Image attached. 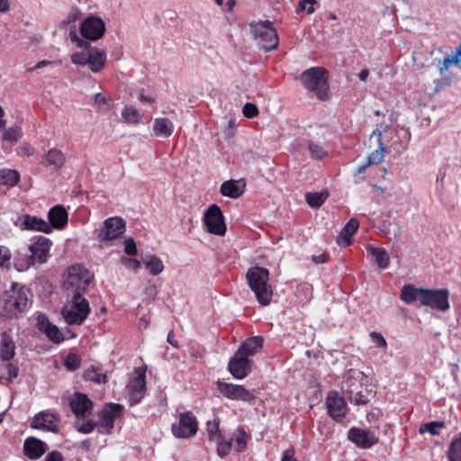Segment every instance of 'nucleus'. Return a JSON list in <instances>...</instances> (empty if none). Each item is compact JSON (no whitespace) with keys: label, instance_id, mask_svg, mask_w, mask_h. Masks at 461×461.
I'll use <instances>...</instances> for the list:
<instances>
[{"label":"nucleus","instance_id":"nucleus-1","mask_svg":"<svg viewBox=\"0 0 461 461\" xmlns=\"http://www.w3.org/2000/svg\"><path fill=\"white\" fill-rule=\"evenodd\" d=\"M48 220L46 221L37 216L23 214L16 216L14 225L21 230H51L50 228L62 230L68 224V213L63 205L58 204L49 210Z\"/></svg>","mask_w":461,"mask_h":461},{"label":"nucleus","instance_id":"nucleus-2","mask_svg":"<svg viewBox=\"0 0 461 461\" xmlns=\"http://www.w3.org/2000/svg\"><path fill=\"white\" fill-rule=\"evenodd\" d=\"M69 37L72 42L82 48L81 51L75 52L71 56L72 63L80 66L87 65L94 73L100 72L106 64V52L104 50L93 47L77 34L76 29L70 30Z\"/></svg>","mask_w":461,"mask_h":461},{"label":"nucleus","instance_id":"nucleus-3","mask_svg":"<svg viewBox=\"0 0 461 461\" xmlns=\"http://www.w3.org/2000/svg\"><path fill=\"white\" fill-rule=\"evenodd\" d=\"M94 274L80 264L70 266L63 275L62 287L67 294L85 295Z\"/></svg>","mask_w":461,"mask_h":461},{"label":"nucleus","instance_id":"nucleus-4","mask_svg":"<svg viewBox=\"0 0 461 461\" xmlns=\"http://www.w3.org/2000/svg\"><path fill=\"white\" fill-rule=\"evenodd\" d=\"M300 81L307 91L318 100L327 101L330 99L328 72L324 68L313 67L304 70L300 75Z\"/></svg>","mask_w":461,"mask_h":461},{"label":"nucleus","instance_id":"nucleus-5","mask_svg":"<svg viewBox=\"0 0 461 461\" xmlns=\"http://www.w3.org/2000/svg\"><path fill=\"white\" fill-rule=\"evenodd\" d=\"M246 279L257 301L263 306L268 305L273 297V289L268 283V270L259 267H251L247 272Z\"/></svg>","mask_w":461,"mask_h":461},{"label":"nucleus","instance_id":"nucleus-6","mask_svg":"<svg viewBox=\"0 0 461 461\" xmlns=\"http://www.w3.org/2000/svg\"><path fill=\"white\" fill-rule=\"evenodd\" d=\"M28 304V289L14 284L0 296V314L13 317L22 312Z\"/></svg>","mask_w":461,"mask_h":461},{"label":"nucleus","instance_id":"nucleus-7","mask_svg":"<svg viewBox=\"0 0 461 461\" xmlns=\"http://www.w3.org/2000/svg\"><path fill=\"white\" fill-rule=\"evenodd\" d=\"M90 312L89 303L84 295L67 294V303L62 308V316L68 324H82Z\"/></svg>","mask_w":461,"mask_h":461},{"label":"nucleus","instance_id":"nucleus-8","mask_svg":"<svg viewBox=\"0 0 461 461\" xmlns=\"http://www.w3.org/2000/svg\"><path fill=\"white\" fill-rule=\"evenodd\" d=\"M249 28L253 39L262 50L268 52L277 48L279 38L272 22L255 21L249 23Z\"/></svg>","mask_w":461,"mask_h":461},{"label":"nucleus","instance_id":"nucleus-9","mask_svg":"<svg viewBox=\"0 0 461 461\" xmlns=\"http://www.w3.org/2000/svg\"><path fill=\"white\" fill-rule=\"evenodd\" d=\"M173 435L177 438H187L194 436L198 430V422L195 416L187 411L179 414L176 423L171 427Z\"/></svg>","mask_w":461,"mask_h":461},{"label":"nucleus","instance_id":"nucleus-10","mask_svg":"<svg viewBox=\"0 0 461 461\" xmlns=\"http://www.w3.org/2000/svg\"><path fill=\"white\" fill-rule=\"evenodd\" d=\"M206 433L208 439L217 444V453L221 457H224L230 453L232 439H226L221 437L218 419L207 421Z\"/></svg>","mask_w":461,"mask_h":461},{"label":"nucleus","instance_id":"nucleus-11","mask_svg":"<svg viewBox=\"0 0 461 461\" xmlns=\"http://www.w3.org/2000/svg\"><path fill=\"white\" fill-rule=\"evenodd\" d=\"M145 370L139 367L134 369L132 376L127 384L128 397L131 405L138 404L145 394Z\"/></svg>","mask_w":461,"mask_h":461},{"label":"nucleus","instance_id":"nucleus-12","mask_svg":"<svg viewBox=\"0 0 461 461\" xmlns=\"http://www.w3.org/2000/svg\"><path fill=\"white\" fill-rule=\"evenodd\" d=\"M217 388L224 397L232 401L250 402L256 399L254 393L246 389L241 384H234L219 381L217 383Z\"/></svg>","mask_w":461,"mask_h":461},{"label":"nucleus","instance_id":"nucleus-13","mask_svg":"<svg viewBox=\"0 0 461 461\" xmlns=\"http://www.w3.org/2000/svg\"><path fill=\"white\" fill-rule=\"evenodd\" d=\"M105 32V23L102 18L89 16L86 18L80 26L81 35L89 41H97Z\"/></svg>","mask_w":461,"mask_h":461},{"label":"nucleus","instance_id":"nucleus-14","mask_svg":"<svg viewBox=\"0 0 461 461\" xmlns=\"http://www.w3.org/2000/svg\"><path fill=\"white\" fill-rule=\"evenodd\" d=\"M421 305L446 312L449 309L448 291L446 289L425 290Z\"/></svg>","mask_w":461,"mask_h":461},{"label":"nucleus","instance_id":"nucleus-15","mask_svg":"<svg viewBox=\"0 0 461 461\" xmlns=\"http://www.w3.org/2000/svg\"><path fill=\"white\" fill-rule=\"evenodd\" d=\"M122 406L117 403H110L104 407L99 416L98 431L100 433H109L114 426V420L120 416Z\"/></svg>","mask_w":461,"mask_h":461},{"label":"nucleus","instance_id":"nucleus-16","mask_svg":"<svg viewBox=\"0 0 461 461\" xmlns=\"http://www.w3.org/2000/svg\"><path fill=\"white\" fill-rule=\"evenodd\" d=\"M52 242L50 239L39 236L28 245V251L32 253L36 264H44L50 258Z\"/></svg>","mask_w":461,"mask_h":461},{"label":"nucleus","instance_id":"nucleus-17","mask_svg":"<svg viewBox=\"0 0 461 461\" xmlns=\"http://www.w3.org/2000/svg\"><path fill=\"white\" fill-rule=\"evenodd\" d=\"M203 222L207 230H226V225L221 208L211 204L203 213Z\"/></svg>","mask_w":461,"mask_h":461},{"label":"nucleus","instance_id":"nucleus-18","mask_svg":"<svg viewBox=\"0 0 461 461\" xmlns=\"http://www.w3.org/2000/svg\"><path fill=\"white\" fill-rule=\"evenodd\" d=\"M326 407L328 413L334 420H340L347 413V404L344 398L337 392H330L326 398Z\"/></svg>","mask_w":461,"mask_h":461},{"label":"nucleus","instance_id":"nucleus-19","mask_svg":"<svg viewBox=\"0 0 461 461\" xmlns=\"http://www.w3.org/2000/svg\"><path fill=\"white\" fill-rule=\"evenodd\" d=\"M348 438L361 448H369L378 441V438L370 430L352 428L348 431Z\"/></svg>","mask_w":461,"mask_h":461},{"label":"nucleus","instance_id":"nucleus-20","mask_svg":"<svg viewBox=\"0 0 461 461\" xmlns=\"http://www.w3.org/2000/svg\"><path fill=\"white\" fill-rule=\"evenodd\" d=\"M72 411L77 418H85L89 415L93 409V402L86 394L75 393L69 402Z\"/></svg>","mask_w":461,"mask_h":461},{"label":"nucleus","instance_id":"nucleus-21","mask_svg":"<svg viewBox=\"0 0 461 461\" xmlns=\"http://www.w3.org/2000/svg\"><path fill=\"white\" fill-rule=\"evenodd\" d=\"M229 370L235 378L243 379L251 371V361L236 352L229 362Z\"/></svg>","mask_w":461,"mask_h":461},{"label":"nucleus","instance_id":"nucleus-22","mask_svg":"<svg viewBox=\"0 0 461 461\" xmlns=\"http://www.w3.org/2000/svg\"><path fill=\"white\" fill-rule=\"evenodd\" d=\"M59 418L49 412H41L34 416L31 422L33 429H44L57 433L59 431Z\"/></svg>","mask_w":461,"mask_h":461},{"label":"nucleus","instance_id":"nucleus-23","mask_svg":"<svg viewBox=\"0 0 461 461\" xmlns=\"http://www.w3.org/2000/svg\"><path fill=\"white\" fill-rule=\"evenodd\" d=\"M37 326L54 343H60L65 339L59 328L52 324L44 314L37 315Z\"/></svg>","mask_w":461,"mask_h":461},{"label":"nucleus","instance_id":"nucleus-24","mask_svg":"<svg viewBox=\"0 0 461 461\" xmlns=\"http://www.w3.org/2000/svg\"><path fill=\"white\" fill-rule=\"evenodd\" d=\"M246 190V181L243 178L239 180L224 181L220 187V193L226 197L232 199L240 198Z\"/></svg>","mask_w":461,"mask_h":461},{"label":"nucleus","instance_id":"nucleus-25","mask_svg":"<svg viewBox=\"0 0 461 461\" xmlns=\"http://www.w3.org/2000/svg\"><path fill=\"white\" fill-rule=\"evenodd\" d=\"M36 262L32 258V253L26 249L16 250L12 261V266L19 272H25L32 267L35 266Z\"/></svg>","mask_w":461,"mask_h":461},{"label":"nucleus","instance_id":"nucleus-26","mask_svg":"<svg viewBox=\"0 0 461 461\" xmlns=\"http://www.w3.org/2000/svg\"><path fill=\"white\" fill-rule=\"evenodd\" d=\"M25 455L30 459L40 458L48 449L47 444L36 438H28L23 445Z\"/></svg>","mask_w":461,"mask_h":461},{"label":"nucleus","instance_id":"nucleus-27","mask_svg":"<svg viewBox=\"0 0 461 461\" xmlns=\"http://www.w3.org/2000/svg\"><path fill=\"white\" fill-rule=\"evenodd\" d=\"M424 291L425 289L416 288L413 285H406L402 288L400 298L407 304H411L415 302H420L421 304Z\"/></svg>","mask_w":461,"mask_h":461},{"label":"nucleus","instance_id":"nucleus-28","mask_svg":"<svg viewBox=\"0 0 461 461\" xmlns=\"http://www.w3.org/2000/svg\"><path fill=\"white\" fill-rule=\"evenodd\" d=\"M155 136L168 138L174 131V123L166 117L156 118L153 123Z\"/></svg>","mask_w":461,"mask_h":461},{"label":"nucleus","instance_id":"nucleus-29","mask_svg":"<svg viewBox=\"0 0 461 461\" xmlns=\"http://www.w3.org/2000/svg\"><path fill=\"white\" fill-rule=\"evenodd\" d=\"M368 256L372 257L377 266L385 269L389 267L390 259L386 250L383 248H376L371 244L366 246Z\"/></svg>","mask_w":461,"mask_h":461},{"label":"nucleus","instance_id":"nucleus-30","mask_svg":"<svg viewBox=\"0 0 461 461\" xmlns=\"http://www.w3.org/2000/svg\"><path fill=\"white\" fill-rule=\"evenodd\" d=\"M15 345L13 338L3 332L0 340V357L3 361H9L14 356Z\"/></svg>","mask_w":461,"mask_h":461},{"label":"nucleus","instance_id":"nucleus-31","mask_svg":"<svg viewBox=\"0 0 461 461\" xmlns=\"http://www.w3.org/2000/svg\"><path fill=\"white\" fill-rule=\"evenodd\" d=\"M263 339L260 337H252L248 339L239 348L238 353L249 358L255 355L258 350L262 348Z\"/></svg>","mask_w":461,"mask_h":461},{"label":"nucleus","instance_id":"nucleus-32","mask_svg":"<svg viewBox=\"0 0 461 461\" xmlns=\"http://www.w3.org/2000/svg\"><path fill=\"white\" fill-rule=\"evenodd\" d=\"M65 163V155L60 149L56 148L50 149L44 157L43 165L46 167H53L58 170L62 167Z\"/></svg>","mask_w":461,"mask_h":461},{"label":"nucleus","instance_id":"nucleus-33","mask_svg":"<svg viewBox=\"0 0 461 461\" xmlns=\"http://www.w3.org/2000/svg\"><path fill=\"white\" fill-rule=\"evenodd\" d=\"M141 262L153 276H158L164 270L162 260L154 255L147 254L143 256Z\"/></svg>","mask_w":461,"mask_h":461},{"label":"nucleus","instance_id":"nucleus-34","mask_svg":"<svg viewBox=\"0 0 461 461\" xmlns=\"http://www.w3.org/2000/svg\"><path fill=\"white\" fill-rule=\"evenodd\" d=\"M460 67L461 64V42L456 51L453 55L446 56L443 59L438 60V71L440 75H443L447 71L450 65Z\"/></svg>","mask_w":461,"mask_h":461},{"label":"nucleus","instance_id":"nucleus-35","mask_svg":"<svg viewBox=\"0 0 461 461\" xmlns=\"http://www.w3.org/2000/svg\"><path fill=\"white\" fill-rule=\"evenodd\" d=\"M20 174L17 170L3 168L0 169V183L2 185L13 187L18 184Z\"/></svg>","mask_w":461,"mask_h":461},{"label":"nucleus","instance_id":"nucleus-36","mask_svg":"<svg viewBox=\"0 0 461 461\" xmlns=\"http://www.w3.org/2000/svg\"><path fill=\"white\" fill-rule=\"evenodd\" d=\"M374 135H377L379 141V149L371 152V154L366 158L367 165H377L380 164L384 160V153L385 151V148L381 142L382 134L379 131H374Z\"/></svg>","mask_w":461,"mask_h":461},{"label":"nucleus","instance_id":"nucleus-37","mask_svg":"<svg viewBox=\"0 0 461 461\" xmlns=\"http://www.w3.org/2000/svg\"><path fill=\"white\" fill-rule=\"evenodd\" d=\"M367 382L366 375L357 369H351L348 372V375L347 380L344 382L342 386L343 390L353 388L355 385H357L358 383Z\"/></svg>","mask_w":461,"mask_h":461},{"label":"nucleus","instance_id":"nucleus-38","mask_svg":"<svg viewBox=\"0 0 461 461\" xmlns=\"http://www.w3.org/2000/svg\"><path fill=\"white\" fill-rule=\"evenodd\" d=\"M122 116L129 124H138L142 119V113L132 105H126L122 111Z\"/></svg>","mask_w":461,"mask_h":461},{"label":"nucleus","instance_id":"nucleus-39","mask_svg":"<svg viewBox=\"0 0 461 461\" xmlns=\"http://www.w3.org/2000/svg\"><path fill=\"white\" fill-rule=\"evenodd\" d=\"M126 221L122 217L113 216L106 219L100 230H125Z\"/></svg>","mask_w":461,"mask_h":461},{"label":"nucleus","instance_id":"nucleus-40","mask_svg":"<svg viewBox=\"0 0 461 461\" xmlns=\"http://www.w3.org/2000/svg\"><path fill=\"white\" fill-rule=\"evenodd\" d=\"M328 198V193L325 191L316 193H307L305 194V200L308 205L312 208L321 207L326 199Z\"/></svg>","mask_w":461,"mask_h":461},{"label":"nucleus","instance_id":"nucleus-41","mask_svg":"<svg viewBox=\"0 0 461 461\" xmlns=\"http://www.w3.org/2000/svg\"><path fill=\"white\" fill-rule=\"evenodd\" d=\"M234 449L237 452L244 451L247 447L249 436L245 432L243 429H238L234 434Z\"/></svg>","mask_w":461,"mask_h":461},{"label":"nucleus","instance_id":"nucleus-42","mask_svg":"<svg viewBox=\"0 0 461 461\" xmlns=\"http://www.w3.org/2000/svg\"><path fill=\"white\" fill-rule=\"evenodd\" d=\"M346 395L348 397L349 402L355 405H365L369 402V392L367 388L360 390L356 393H349Z\"/></svg>","mask_w":461,"mask_h":461},{"label":"nucleus","instance_id":"nucleus-43","mask_svg":"<svg viewBox=\"0 0 461 461\" xmlns=\"http://www.w3.org/2000/svg\"><path fill=\"white\" fill-rule=\"evenodd\" d=\"M447 458L449 461H461V438L454 439L451 443L447 451Z\"/></svg>","mask_w":461,"mask_h":461},{"label":"nucleus","instance_id":"nucleus-44","mask_svg":"<svg viewBox=\"0 0 461 461\" xmlns=\"http://www.w3.org/2000/svg\"><path fill=\"white\" fill-rule=\"evenodd\" d=\"M84 376L86 380L95 382L97 384H104L106 382V375L100 372L98 368H89L85 371Z\"/></svg>","mask_w":461,"mask_h":461},{"label":"nucleus","instance_id":"nucleus-45","mask_svg":"<svg viewBox=\"0 0 461 461\" xmlns=\"http://www.w3.org/2000/svg\"><path fill=\"white\" fill-rule=\"evenodd\" d=\"M22 137V130L19 126H13L6 129L3 134V140L7 142L14 143Z\"/></svg>","mask_w":461,"mask_h":461},{"label":"nucleus","instance_id":"nucleus-46","mask_svg":"<svg viewBox=\"0 0 461 461\" xmlns=\"http://www.w3.org/2000/svg\"><path fill=\"white\" fill-rule=\"evenodd\" d=\"M444 428V423L439 421H432L425 423L420 428V433H429L431 435H438L439 430Z\"/></svg>","mask_w":461,"mask_h":461},{"label":"nucleus","instance_id":"nucleus-47","mask_svg":"<svg viewBox=\"0 0 461 461\" xmlns=\"http://www.w3.org/2000/svg\"><path fill=\"white\" fill-rule=\"evenodd\" d=\"M11 258L12 255L10 250L6 247L0 245V267L7 269L11 268Z\"/></svg>","mask_w":461,"mask_h":461},{"label":"nucleus","instance_id":"nucleus-48","mask_svg":"<svg viewBox=\"0 0 461 461\" xmlns=\"http://www.w3.org/2000/svg\"><path fill=\"white\" fill-rule=\"evenodd\" d=\"M81 364V359L79 356L70 353L68 355L66 360H65V366L69 371H75L79 368Z\"/></svg>","mask_w":461,"mask_h":461},{"label":"nucleus","instance_id":"nucleus-49","mask_svg":"<svg viewBox=\"0 0 461 461\" xmlns=\"http://www.w3.org/2000/svg\"><path fill=\"white\" fill-rule=\"evenodd\" d=\"M308 148L312 155L316 158H322L327 155L325 149L317 143L310 142Z\"/></svg>","mask_w":461,"mask_h":461},{"label":"nucleus","instance_id":"nucleus-50","mask_svg":"<svg viewBox=\"0 0 461 461\" xmlns=\"http://www.w3.org/2000/svg\"><path fill=\"white\" fill-rule=\"evenodd\" d=\"M317 4L316 0H300L298 3V11H306L308 14L315 12L314 5Z\"/></svg>","mask_w":461,"mask_h":461},{"label":"nucleus","instance_id":"nucleus-51","mask_svg":"<svg viewBox=\"0 0 461 461\" xmlns=\"http://www.w3.org/2000/svg\"><path fill=\"white\" fill-rule=\"evenodd\" d=\"M354 232H339L336 237L337 243L341 247H348L353 241Z\"/></svg>","mask_w":461,"mask_h":461},{"label":"nucleus","instance_id":"nucleus-52","mask_svg":"<svg viewBox=\"0 0 461 461\" xmlns=\"http://www.w3.org/2000/svg\"><path fill=\"white\" fill-rule=\"evenodd\" d=\"M81 15V12L77 8H73L69 14L67 15V17L60 23V27L64 28L68 26V24L76 22L79 16Z\"/></svg>","mask_w":461,"mask_h":461},{"label":"nucleus","instance_id":"nucleus-53","mask_svg":"<svg viewBox=\"0 0 461 461\" xmlns=\"http://www.w3.org/2000/svg\"><path fill=\"white\" fill-rule=\"evenodd\" d=\"M121 263L128 269L137 271L141 267V262L140 260H137L135 258H122Z\"/></svg>","mask_w":461,"mask_h":461},{"label":"nucleus","instance_id":"nucleus-54","mask_svg":"<svg viewBox=\"0 0 461 461\" xmlns=\"http://www.w3.org/2000/svg\"><path fill=\"white\" fill-rule=\"evenodd\" d=\"M242 112H243V114H244L245 117H247V118H253V117L258 115V109L256 104H254L252 103H247L243 106Z\"/></svg>","mask_w":461,"mask_h":461},{"label":"nucleus","instance_id":"nucleus-55","mask_svg":"<svg viewBox=\"0 0 461 461\" xmlns=\"http://www.w3.org/2000/svg\"><path fill=\"white\" fill-rule=\"evenodd\" d=\"M124 251L129 256L136 255L137 246L132 238H129L124 240Z\"/></svg>","mask_w":461,"mask_h":461},{"label":"nucleus","instance_id":"nucleus-56","mask_svg":"<svg viewBox=\"0 0 461 461\" xmlns=\"http://www.w3.org/2000/svg\"><path fill=\"white\" fill-rule=\"evenodd\" d=\"M372 338V341L379 348H386L387 343L385 339L383 337L381 333L378 332H372L370 334Z\"/></svg>","mask_w":461,"mask_h":461},{"label":"nucleus","instance_id":"nucleus-57","mask_svg":"<svg viewBox=\"0 0 461 461\" xmlns=\"http://www.w3.org/2000/svg\"><path fill=\"white\" fill-rule=\"evenodd\" d=\"M95 427H98V423L89 420L78 426L77 430L82 433L88 434L92 432Z\"/></svg>","mask_w":461,"mask_h":461},{"label":"nucleus","instance_id":"nucleus-58","mask_svg":"<svg viewBox=\"0 0 461 461\" xmlns=\"http://www.w3.org/2000/svg\"><path fill=\"white\" fill-rule=\"evenodd\" d=\"M281 461H300L295 457V451L294 447H289L284 451Z\"/></svg>","mask_w":461,"mask_h":461},{"label":"nucleus","instance_id":"nucleus-59","mask_svg":"<svg viewBox=\"0 0 461 461\" xmlns=\"http://www.w3.org/2000/svg\"><path fill=\"white\" fill-rule=\"evenodd\" d=\"M329 256L326 253H320L318 255H312V260L314 264H324L328 261Z\"/></svg>","mask_w":461,"mask_h":461},{"label":"nucleus","instance_id":"nucleus-60","mask_svg":"<svg viewBox=\"0 0 461 461\" xmlns=\"http://www.w3.org/2000/svg\"><path fill=\"white\" fill-rule=\"evenodd\" d=\"M358 228H359V221L357 219L352 218L343 227L342 230H357Z\"/></svg>","mask_w":461,"mask_h":461},{"label":"nucleus","instance_id":"nucleus-61","mask_svg":"<svg viewBox=\"0 0 461 461\" xmlns=\"http://www.w3.org/2000/svg\"><path fill=\"white\" fill-rule=\"evenodd\" d=\"M45 461H63V456L58 451H52L47 455Z\"/></svg>","mask_w":461,"mask_h":461},{"label":"nucleus","instance_id":"nucleus-62","mask_svg":"<svg viewBox=\"0 0 461 461\" xmlns=\"http://www.w3.org/2000/svg\"><path fill=\"white\" fill-rule=\"evenodd\" d=\"M6 369L9 380H13L18 375V368L14 365L8 364Z\"/></svg>","mask_w":461,"mask_h":461},{"label":"nucleus","instance_id":"nucleus-63","mask_svg":"<svg viewBox=\"0 0 461 461\" xmlns=\"http://www.w3.org/2000/svg\"><path fill=\"white\" fill-rule=\"evenodd\" d=\"M366 388V382L358 383L357 385H355L353 388L345 389V393H356L357 392H359L360 390H364Z\"/></svg>","mask_w":461,"mask_h":461},{"label":"nucleus","instance_id":"nucleus-64","mask_svg":"<svg viewBox=\"0 0 461 461\" xmlns=\"http://www.w3.org/2000/svg\"><path fill=\"white\" fill-rule=\"evenodd\" d=\"M95 103L99 105L105 104L107 103V98L104 95L98 93L95 95Z\"/></svg>","mask_w":461,"mask_h":461}]
</instances>
